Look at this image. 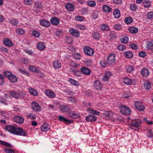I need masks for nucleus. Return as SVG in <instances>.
Masks as SVG:
<instances>
[{
    "instance_id": "nucleus-20",
    "label": "nucleus",
    "mask_w": 153,
    "mask_h": 153,
    "mask_svg": "<svg viewBox=\"0 0 153 153\" xmlns=\"http://www.w3.org/2000/svg\"><path fill=\"white\" fill-rule=\"evenodd\" d=\"M141 72L142 75L144 76H147L149 74V70L146 68H143Z\"/></svg>"
},
{
    "instance_id": "nucleus-28",
    "label": "nucleus",
    "mask_w": 153,
    "mask_h": 153,
    "mask_svg": "<svg viewBox=\"0 0 153 153\" xmlns=\"http://www.w3.org/2000/svg\"><path fill=\"white\" fill-rule=\"evenodd\" d=\"M87 111L90 113L96 115H99L100 114L99 111L91 108H88Z\"/></svg>"
},
{
    "instance_id": "nucleus-12",
    "label": "nucleus",
    "mask_w": 153,
    "mask_h": 153,
    "mask_svg": "<svg viewBox=\"0 0 153 153\" xmlns=\"http://www.w3.org/2000/svg\"><path fill=\"white\" fill-rule=\"evenodd\" d=\"M94 87L97 89L101 90L102 88V85L100 82L98 80H96L94 83Z\"/></svg>"
},
{
    "instance_id": "nucleus-35",
    "label": "nucleus",
    "mask_w": 153,
    "mask_h": 153,
    "mask_svg": "<svg viewBox=\"0 0 153 153\" xmlns=\"http://www.w3.org/2000/svg\"><path fill=\"white\" fill-rule=\"evenodd\" d=\"M72 56L74 59H79L81 58V55L78 53H75L73 54Z\"/></svg>"
},
{
    "instance_id": "nucleus-32",
    "label": "nucleus",
    "mask_w": 153,
    "mask_h": 153,
    "mask_svg": "<svg viewBox=\"0 0 153 153\" xmlns=\"http://www.w3.org/2000/svg\"><path fill=\"white\" fill-rule=\"evenodd\" d=\"M151 85L150 82L148 81H146L144 82V87L146 89L149 90L151 88Z\"/></svg>"
},
{
    "instance_id": "nucleus-57",
    "label": "nucleus",
    "mask_w": 153,
    "mask_h": 153,
    "mask_svg": "<svg viewBox=\"0 0 153 153\" xmlns=\"http://www.w3.org/2000/svg\"><path fill=\"white\" fill-rule=\"evenodd\" d=\"M129 46L132 49L137 50L138 48V47L134 44H130Z\"/></svg>"
},
{
    "instance_id": "nucleus-48",
    "label": "nucleus",
    "mask_w": 153,
    "mask_h": 153,
    "mask_svg": "<svg viewBox=\"0 0 153 153\" xmlns=\"http://www.w3.org/2000/svg\"><path fill=\"white\" fill-rule=\"evenodd\" d=\"M88 5L91 7H94L96 5V3L93 1H87Z\"/></svg>"
},
{
    "instance_id": "nucleus-40",
    "label": "nucleus",
    "mask_w": 153,
    "mask_h": 153,
    "mask_svg": "<svg viewBox=\"0 0 153 153\" xmlns=\"http://www.w3.org/2000/svg\"><path fill=\"white\" fill-rule=\"evenodd\" d=\"M10 23L13 25H17L18 24V21L16 19H12L10 20Z\"/></svg>"
},
{
    "instance_id": "nucleus-45",
    "label": "nucleus",
    "mask_w": 153,
    "mask_h": 153,
    "mask_svg": "<svg viewBox=\"0 0 153 153\" xmlns=\"http://www.w3.org/2000/svg\"><path fill=\"white\" fill-rule=\"evenodd\" d=\"M29 93L32 95L36 96L38 93L34 89L31 88L29 90Z\"/></svg>"
},
{
    "instance_id": "nucleus-37",
    "label": "nucleus",
    "mask_w": 153,
    "mask_h": 153,
    "mask_svg": "<svg viewBox=\"0 0 153 153\" xmlns=\"http://www.w3.org/2000/svg\"><path fill=\"white\" fill-rule=\"evenodd\" d=\"M16 31L17 33L20 35H22L24 33L25 30L20 28H17L16 29Z\"/></svg>"
},
{
    "instance_id": "nucleus-39",
    "label": "nucleus",
    "mask_w": 153,
    "mask_h": 153,
    "mask_svg": "<svg viewBox=\"0 0 153 153\" xmlns=\"http://www.w3.org/2000/svg\"><path fill=\"white\" fill-rule=\"evenodd\" d=\"M125 57L127 58H131L133 56L132 53L129 51L126 52L125 53Z\"/></svg>"
},
{
    "instance_id": "nucleus-54",
    "label": "nucleus",
    "mask_w": 153,
    "mask_h": 153,
    "mask_svg": "<svg viewBox=\"0 0 153 153\" xmlns=\"http://www.w3.org/2000/svg\"><path fill=\"white\" fill-rule=\"evenodd\" d=\"M4 76L1 74H0V84H3L4 83Z\"/></svg>"
},
{
    "instance_id": "nucleus-41",
    "label": "nucleus",
    "mask_w": 153,
    "mask_h": 153,
    "mask_svg": "<svg viewBox=\"0 0 153 153\" xmlns=\"http://www.w3.org/2000/svg\"><path fill=\"white\" fill-rule=\"evenodd\" d=\"M125 21L126 24H129L132 22L133 19L131 17H128L125 18Z\"/></svg>"
},
{
    "instance_id": "nucleus-3",
    "label": "nucleus",
    "mask_w": 153,
    "mask_h": 153,
    "mask_svg": "<svg viewBox=\"0 0 153 153\" xmlns=\"http://www.w3.org/2000/svg\"><path fill=\"white\" fill-rule=\"evenodd\" d=\"M83 50L85 54L88 56H92L94 53L93 50L89 47L86 46L85 47Z\"/></svg>"
},
{
    "instance_id": "nucleus-19",
    "label": "nucleus",
    "mask_w": 153,
    "mask_h": 153,
    "mask_svg": "<svg viewBox=\"0 0 153 153\" xmlns=\"http://www.w3.org/2000/svg\"><path fill=\"white\" fill-rule=\"evenodd\" d=\"M36 47L39 50L43 51L45 48V46L43 42H39L37 45Z\"/></svg>"
},
{
    "instance_id": "nucleus-31",
    "label": "nucleus",
    "mask_w": 153,
    "mask_h": 153,
    "mask_svg": "<svg viewBox=\"0 0 153 153\" xmlns=\"http://www.w3.org/2000/svg\"><path fill=\"white\" fill-rule=\"evenodd\" d=\"M49 129L48 126L47 124H44L41 127L42 131L43 132H45L48 131Z\"/></svg>"
},
{
    "instance_id": "nucleus-59",
    "label": "nucleus",
    "mask_w": 153,
    "mask_h": 153,
    "mask_svg": "<svg viewBox=\"0 0 153 153\" xmlns=\"http://www.w3.org/2000/svg\"><path fill=\"white\" fill-rule=\"evenodd\" d=\"M147 136L149 137H151L153 136V133L152 130H149L147 133Z\"/></svg>"
},
{
    "instance_id": "nucleus-43",
    "label": "nucleus",
    "mask_w": 153,
    "mask_h": 153,
    "mask_svg": "<svg viewBox=\"0 0 153 153\" xmlns=\"http://www.w3.org/2000/svg\"><path fill=\"white\" fill-rule=\"evenodd\" d=\"M143 6L145 8H148L151 6V2L149 1H143Z\"/></svg>"
},
{
    "instance_id": "nucleus-58",
    "label": "nucleus",
    "mask_w": 153,
    "mask_h": 153,
    "mask_svg": "<svg viewBox=\"0 0 153 153\" xmlns=\"http://www.w3.org/2000/svg\"><path fill=\"white\" fill-rule=\"evenodd\" d=\"M100 63L101 66L103 68H104L106 66L107 62H106L104 61H101L100 62Z\"/></svg>"
},
{
    "instance_id": "nucleus-11",
    "label": "nucleus",
    "mask_w": 153,
    "mask_h": 153,
    "mask_svg": "<svg viewBox=\"0 0 153 153\" xmlns=\"http://www.w3.org/2000/svg\"><path fill=\"white\" fill-rule=\"evenodd\" d=\"M69 31L71 35L76 37H78L80 35L79 31L74 29H70Z\"/></svg>"
},
{
    "instance_id": "nucleus-26",
    "label": "nucleus",
    "mask_w": 153,
    "mask_h": 153,
    "mask_svg": "<svg viewBox=\"0 0 153 153\" xmlns=\"http://www.w3.org/2000/svg\"><path fill=\"white\" fill-rule=\"evenodd\" d=\"M113 15L115 18H119L120 16V10L118 9H115L113 12Z\"/></svg>"
},
{
    "instance_id": "nucleus-22",
    "label": "nucleus",
    "mask_w": 153,
    "mask_h": 153,
    "mask_svg": "<svg viewBox=\"0 0 153 153\" xmlns=\"http://www.w3.org/2000/svg\"><path fill=\"white\" fill-rule=\"evenodd\" d=\"M60 109L62 111L65 112H67L71 111L69 107L65 105L62 106L61 107Z\"/></svg>"
},
{
    "instance_id": "nucleus-55",
    "label": "nucleus",
    "mask_w": 153,
    "mask_h": 153,
    "mask_svg": "<svg viewBox=\"0 0 153 153\" xmlns=\"http://www.w3.org/2000/svg\"><path fill=\"white\" fill-rule=\"evenodd\" d=\"M117 49L123 51L126 49V47L123 45H119L117 46Z\"/></svg>"
},
{
    "instance_id": "nucleus-56",
    "label": "nucleus",
    "mask_w": 153,
    "mask_h": 153,
    "mask_svg": "<svg viewBox=\"0 0 153 153\" xmlns=\"http://www.w3.org/2000/svg\"><path fill=\"white\" fill-rule=\"evenodd\" d=\"M4 74L5 76L7 77L8 78L9 76L12 74V73L8 71H5L4 72Z\"/></svg>"
},
{
    "instance_id": "nucleus-13",
    "label": "nucleus",
    "mask_w": 153,
    "mask_h": 153,
    "mask_svg": "<svg viewBox=\"0 0 153 153\" xmlns=\"http://www.w3.org/2000/svg\"><path fill=\"white\" fill-rule=\"evenodd\" d=\"M50 21L52 24L54 25H57L59 23V19L56 17H53L51 18Z\"/></svg>"
},
{
    "instance_id": "nucleus-24",
    "label": "nucleus",
    "mask_w": 153,
    "mask_h": 153,
    "mask_svg": "<svg viewBox=\"0 0 153 153\" xmlns=\"http://www.w3.org/2000/svg\"><path fill=\"white\" fill-rule=\"evenodd\" d=\"M59 120L61 121L67 122L69 123H71L73 122L72 121L67 119L66 118L61 116H59Z\"/></svg>"
},
{
    "instance_id": "nucleus-63",
    "label": "nucleus",
    "mask_w": 153,
    "mask_h": 153,
    "mask_svg": "<svg viewBox=\"0 0 153 153\" xmlns=\"http://www.w3.org/2000/svg\"><path fill=\"white\" fill-rule=\"evenodd\" d=\"M114 27L116 30H119L121 28V27L120 24H115L114 25Z\"/></svg>"
},
{
    "instance_id": "nucleus-15",
    "label": "nucleus",
    "mask_w": 153,
    "mask_h": 153,
    "mask_svg": "<svg viewBox=\"0 0 153 153\" xmlns=\"http://www.w3.org/2000/svg\"><path fill=\"white\" fill-rule=\"evenodd\" d=\"M14 119L16 122L22 124L24 121V118L19 116H16L14 118Z\"/></svg>"
},
{
    "instance_id": "nucleus-17",
    "label": "nucleus",
    "mask_w": 153,
    "mask_h": 153,
    "mask_svg": "<svg viewBox=\"0 0 153 153\" xmlns=\"http://www.w3.org/2000/svg\"><path fill=\"white\" fill-rule=\"evenodd\" d=\"M45 93L48 96L51 98H54L56 96L55 94L53 92L49 90L46 91Z\"/></svg>"
},
{
    "instance_id": "nucleus-25",
    "label": "nucleus",
    "mask_w": 153,
    "mask_h": 153,
    "mask_svg": "<svg viewBox=\"0 0 153 153\" xmlns=\"http://www.w3.org/2000/svg\"><path fill=\"white\" fill-rule=\"evenodd\" d=\"M92 37L95 39H97L100 38V34L97 32H93L92 33Z\"/></svg>"
},
{
    "instance_id": "nucleus-18",
    "label": "nucleus",
    "mask_w": 153,
    "mask_h": 153,
    "mask_svg": "<svg viewBox=\"0 0 153 153\" xmlns=\"http://www.w3.org/2000/svg\"><path fill=\"white\" fill-rule=\"evenodd\" d=\"M8 79L12 83H15L18 80L17 77L12 74L8 78Z\"/></svg>"
},
{
    "instance_id": "nucleus-4",
    "label": "nucleus",
    "mask_w": 153,
    "mask_h": 153,
    "mask_svg": "<svg viewBox=\"0 0 153 153\" xmlns=\"http://www.w3.org/2000/svg\"><path fill=\"white\" fill-rule=\"evenodd\" d=\"M9 92L12 97L17 99H19L22 95V94H23L22 92H19L17 93L14 91H10Z\"/></svg>"
},
{
    "instance_id": "nucleus-44",
    "label": "nucleus",
    "mask_w": 153,
    "mask_h": 153,
    "mask_svg": "<svg viewBox=\"0 0 153 153\" xmlns=\"http://www.w3.org/2000/svg\"><path fill=\"white\" fill-rule=\"evenodd\" d=\"M123 82L126 85H129L131 84V81L128 78H126L123 79Z\"/></svg>"
},
{
    "instance_id": "nucleus-42",
    "label": "nucleus",
    "mask_w": 153,
    "mask_h": 153,
    "mask_svg": "<svg viewBox=\"0 0 153 153\" xmlns=\"http://www.w3.org/2000/svg\"><path fill=\"white\" fill-rule=\"evenodd\" d=\"M129 31L132 33H135L137 32L138 29L135 27H131L129 29Z\"/></svg>"
},
{
    "instance_id": "nucleus-60",
    "label": "nucleus",
    "mask_w": 153,
    "mask_h": 153,
    "mask_svg": "<svg viewBox=\"0 0 153 153\" xmlns=\"http://www.w3.org/2000/svg\"><path fill=\"white\" fill-rule=\"evenodd\" d=\"M24 2L25 4L27 5H30L32 4V1L31 0H25Z\"/></svg>"
},
{
    "instance_id": "nucleus-1",
    "label": "nucleus",
    "mask_w": 153,
    "mask_h": 153,
    "mask_svg": "<svg viewBox=\"0 0 153 153\" xmlns=\"http://www.w3.org/2000/svg\"><path fill=\"white\" fill-rule=\"evenodd\" d=\"M5 129L11 133L17 135L26 136L27 135V132L22 128H17L12 125L6 126Z\"/></svg>"
},
{
    "instance_id": "nucleus-27",
    "label": "nucleus",
    "mask_w": 153,
    "mask_h": 153,
    "mask_svg": "<svg viewBox=\"0 0 153 153\" xmlns=\"http://www.w3.org/2000/svg\"><path fill=\"white\" fill-rule=\"evenodd\" d=\"M103 11L107 13H109L112 10V9L107 5H104L102 7Z\"/></svg>"
},
{
    "instance_id": "nucleus-62",
    "label": "nucleus",
    "mask_w": 153,
    "mask_h": 153,
    "mask_svg": "<svg viewBox=\"0 0 153 153\" xmlns=\"http://www.w3.org/2000/svg\"><path fill=\"white\" fill-rule=\"evenodd\" d=\"M69 81L71 83L74 85H78V82L75 80H73L72 79H70Z\"/></svg>"
},
{
    "instance_id": "nucleus-38",
    "label": "nucleus",
    "mask_w": 153,
    "mask_h": 153,
    "mask_svg": "<svg viewBox=\"0 0 153 153\" xmlns=\"http://www.w3.org/2000/svg\"><path fill=\"white\" fill-rule=\"evenodd\" d=\"M100 28L102 30H108L109 29V26L105 24H102Z\"/></svg>"
},
{
    "instance_id": "nucleus-16",
    "label": "nucleus",
    "mask_w": 153,
    "mask_h": 153,
    "mask_svg": "<svg viewBox=\"0 0 153 153\" xmlns=\"http://www.w3.org/2000/svg\"><path fill=\"white\" fill-rule=\"evenodd\" d=\"M131 122L133 126L138 127L140 126L141 121L138 120H133Z\"/></svg>"
},
{
    "instance_id": "nucleus-29",
    "label": "nucleus",
    "mask_w": 153,
    "mask_h": 153,
    "mask_svg": "<svg viewBox=\"0 0 153 153\" xmlns=\"http://www.w3.org/2000/svg\"><path fill=\"white\" fill-rule=\"evenodd\" d=\"M28 69L32 72L35 73H37L39 72V69L33 66H29L28 67Z\"/></svg>"
},
{
    "instance_id": "nucleus-30",
    "label": "nucleus",
    "mask_w": 153,
    "mask_h": 153,
    "mask_svg": "<svg viewBox=\"0 0 153 153\" xmlns=\"http://www.w3.org/2000/svg\"><path fill=\"white\" fill-rule=\"evenodd\" d=\"M146 48L148 50L153 49V42L152 41H148L146 45Z\"/></svg>"
},
{
    "instance_id": "nucleus-53",
    "label": "nucleus",
    "mask_w": 153,
    "mask_h": 153,
    "mask_svg": "<svg viewBox=\"0 0 153 153\" xmlns=\"http://www.w3.org/2000/svg\"><path fill=\"white\" fill-rule=\"evenodd\" d=\"M73 40L71 37H67L66 39L67 42L69 44H71Z\"/></svg>"
},
{
    "instance_id": "nucleus-50",
    "label": "nucleus",
    "mask_w": 153,
    "mask_h": 153,
    "mask_svg": "<svg viewBox=\"0 0 153 153\" xmlns=\"http://www.w3.org/2000/svg\"><path fill=\"white\" fill-rule=\"evenodd\" d=\"M133 66L129 65L126 68V70L128 72H131L134 70Z\"/></svg>"
},
{
    "instance_id": "nucleus-34",
    "label": "nucleus",
    "mask_w": 153,
    "mask_h": 153,
    "mask_svg": "<svg viewBox=\"0 0 153 153\" xmlns=\"http://www.w3.org/2000/svg\"><path fill=\"white\" fill-rule=\"evenodd\" d=\"M0 144L8 147L11 148L13 147L12 145L10 144V143H7L6 142L2 140H0Z\"/></svg>"
},
{
    "instance_id": "nucleus-46",
    "label": "nucleus",
    "mask_w": 153,
    "mask_h": 153,
    "mask_svg": "<svg viewBox=\"0 0 153 153\" xmlns=\"http://www.w3.org/2000/svg\"><path fill=\"white\" fill-rule=\"evenodd\" d=\"M128 37L125 36L121 39V41L123 43L126 44L128 42Z\"/></svg>"
},
{
    "instance_id": "nucleus-23",
    "label": "nucleus",
    "mask_w": 153,
    "mask_h": 153,
    "mask_svg": "<svg viewBox=\"0 0 153 153\" xmlns=\"http://www.w3.org/2000/svg\"><path fill=\"white\" fill-rule=\"evenodd\" d=\"M66 8L69 11H73L74 9V6L72 4L69 3L65 6Z\"/></svg>"
},
{
    "instance_id": "nucleus-7",
    "label": "nucleus",
    "mask_w": 153,
    "mask_h": 153,
    "mask_svg": "<svg viewBox=\"0 0 153 153\" xmlns=\"http://www.w3.org/2000/svg\"><path fill=\"white\" fill-rule=\"evenodd\" d=\"M4 44L6 46L11 47L13 46V44L11 41L8 38H5L3 39Z\"/></svg>"
},
{
    "instance_id": "nucleus-49",
    "label": "nucleus",
    "mask_w": 153,
    "mask_h": 153,
    "mask_svg": "<svg viewBox=\"0 0 153 153\" xmlns=\"http://www.w3.org/2000/svg\"><path fill=\"white\" fill-rule=\"evenodd\" d=\"M4 151L7 153H15V151L11 149H4Z\"/></svg>"
},
{
    "instance_id": "nucleus-8",
    "label": "nucleus",
    "mask_w": 153,
    "mask_h": 153,
    "mask_svg": "<svg viewBox=\"0 0 153 153\" xmlns=\"http://www.w3.org/2000/svg\"><path fill=\"white\" fill-rule=\"evenodd\" d=\"M31 106L32 109L34 111H39L41 110L40 106L36 102H33Z\"/></svg>"
},
{
    "instance_id": "nucleus-36",
    "label": "nucleus",
    "mask_w": 153,
    "mask_h": 153,
    "mask_svg": "<svg viewBox=\"0 0 153 153\" xmlns=\"http://www.w3.org/2000/svg\"><path fill=\"white\" fill-rule=\"evenodd\" d=\"M69 116L71 118L73 119H75L77 118L79 115L76 114H75L73 112H71L68 113Z\"/></svg>"
},
{
    "instance_id": "nucleus-33",
    "label": "nucleus",
    "mask_w": 153,
    "mask_h": 153,
    "mask_svg": "<svg viewBox=\"0 0 153 153\" xmlns=\"http://www.w3.org/2000/svg\"><path fill=\"white\" fill-rule=\"evenodd\" d=\"M53 66L55 68H58L61 67V64L58 61H56L53 62Z\"/></svg>"
},
{
    "instance_id": "nucleus-52",
    "label": "nucleus",
    "mask_w": 153,
    "mask_h": 153,
    "mask_svg": "<svg viewBox=\"0 0 153 153\" xmlns=\"http://www.w3.org/2000/svg\"><path fill=\"white\" fill-rule=\"evenodd\" d=\"M32 34L35 37H39L40 35V34L36 31H33L32 32Z\"/></svg>"
},
{
    "instance_id": "nucleus-51",
    "label": "nucleus",
    "mask_w": 153,
    "mask_h": 153,
    "mask_svg": "<svg viewBox=\"0 0 153 153\" xmlns=\"http://www.w3.org/2000/svg\"><path fill=\"white\" fill-rule=\"evenodd\" d=\"M76 20L79 21H82L84 20V18L82 16H77L75 18Z\"/></svg>"
},
{
    "instance_id": "nucleus-21",
    "label": "nucleus",
    "mask_w": 153,
    "mask_h": 153,
    "mask_svg": "<svg viewBox=\"0 0 153 153\" xmlns=\"http://www.w3.org/2000/svg\"><path fill=\"white\" fill-rule=\"evenodd\" d=\"M111 73L108 72L105 74L102 78V80L105 81H108L109 79V78L110 76H111Z\"/></svg>"
},
{
    "instance_id": "nucleus-61",
    "label": "nucleus",
    "mask_w": 153,
    "mask_h": 153,
    "mask_svg": "<svg viewBox=\"0 0 153 153\" xmlns=\"http://www.w3.org/2000/svg\"><path fill=\"white\" fill-rule=\"evenodd\" d=\"M146 55V53L144 51H141L139 53V56L141 57H145Z\"/></svg>"
},
{
    "instance_id": "nucleus-14",
    "label": "nucleus",
    "mask_w": 153,
    "mask_h": 153,
    "mask_svg": "<svg viewBox=\"0 0 153 153\" xmlns=\"http://www.w3.org/2000/svg\"><path fill=\"white\" fill-rule=\"evenodd\" d=\"M82 72L86 75H89L91 74V71L88 68L85 67H82L81 68Z\"/></svg>"
},
{
    "instance_id": "nucleus-10",
    "label": "nucleus",
    "mask_w": 153,
    "mask_h": 153,
    "mask_svg": "<svg viewBox=\"0 0 153 153\" xmlns=\"http://www.w3.org/2000/svg\"><path fill=\"white\" fill-rule=\"evenodd\" d=\"M39 23L41 25L45 27H48L50 25V23L49 22L45 19H41Z\"/></svg>"
},
{
    "instance_id": "nucleus-5",
    "label": "nucleus",
    "mask_w": 153,
    "mask_h": 153,
    "mask_svg": "<svg viewBox=\"0 0 153 153\" xmlns=\"http://www.w3.org/2000/svg\"><path fill=\"white\" fill-rule=\"evenodd\" d=\"M134 105L137 109L140 111H143L145 110V106L143 104L139 102H136Z\"/></svg>"
},
{
    "instance_id": "nucleus-9",
    "label": "nucleus",
    "mask_w": 153,
    "mask_h": 153,
    "mask_svg": "<svg viewBox=\"0 0 153 153\" xmlns=\"http://www.w3.org/2000/svg\"><path fill=\"white\" fill-rule=\"evenodd\" d=\"M97 117L94 115H89L86 118L85 120L88 122H92L97 120Z\"/></svg>"
},
{
    "instance_id": "nucleus-2",
    "label": "nucleus",
    "mask_w": 153,
    "mask_h": 153,
    "mask_svg": "<svg viewBox=\"0 0 153 153\" xmlns=\"http://www.w3.org/2000/svg\"><path fill=\"white\" fill-rule=\"evenodd\" d=\"M119 109L120 112L124 115L128 116L130 114V109L125 106L123 105L120 106Z\"/></svg>"
},
{
    "instance_id": "nucleus-6",
    "label": "nucleus",
    "mask_w": 153,
    "mask_h": 153,
    "mask_svg": "<svg viewBox=\"0 0 153 153\" xmlns=\"http://www.w3.org/2000/svg\"><path fill=\"white\" fill-rule=\"evenodd\" d=\"M115 61V56L114 55L111 54L108 56L107 61L108 65H110L114 63Z\"/></svg>"
},
{
    "instance_id": "nucleus-64",
    "label": "nucleus",
    "mask_w": 153,
    "mask_h": 153,
    "mask_svg": "<svg viewBox=\"0 0 153 153\" xmlns=\"http://www.w3.org/2000/svg\"><path fill=\"white\" fill-rule=\"evenodd\" d=\"M147 16L148 19H152L153 18V12H151L148 13Z\"/></svg>"
},
{
    "instance_id": "nucleus-47",
    "label": "nucleus",
    "mask_w": 153,
    "mask_h": 153,
    "mask_svg": "<svg viewBox=\"0 0 153 153\" xmlns=\"http://www.w3.org/2000/svg\"><path fill=\"white\" fill-rule=\"evenodd\" d=\"M35 4L36 7L38 9H41L43 7V5L40 3L38 2H35Z\"/></svg>"
}]
</instances>
